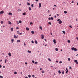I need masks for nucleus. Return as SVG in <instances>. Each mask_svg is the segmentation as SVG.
<instances>
[{
	"mask_svg": "<svg viewBox=\"0 0 78 78\" xmlns=\"http://www.w3.org/2000/svg\"><path fill=\"white\" fill-rule=\"evenodd\" d=\"M11 31H13V28H11Z\"/></svg>",
	"mask_w": 78,
	"mask_h": 78,
	"instance_id": "obj_41",
	"label": "nucleus"
},
{
	"mask_svg": "<svg viewBox=\"0 0 78 78\" xmlns=\"http://www.w3.org/2000/svg\"><path fill=\"white\" fill-rule=\"evenodd\" d=\"M38 62H36L35 63V64H37Z\"/></svg>",
	"mask_w": 78,
	"mask_h": 78,
	"instance_id": "obj_45",
	"label": "nucleus"
},
{
	"mask_svg": "<svg viewBox=\"0 0 78 78\" xmlns=\"http://www.w3.org/2000/svg\"><path fill=\"white\" fill-rule=\"evenodd\" d=\"M41 7V3H40L39 4V8H40Z\"/></svg>",
	"mask_w": 78,
	"mask_h": 78,
	"instance_id": "obj_4",
	"label": "nucleus"
},
{
	"mask_svg": "<svg viewBox=\"0 0 78 78\" xmlns=\"http://www.w3.org/2000/svg\"><path fill=\"white\" fill-rule=\"evenodd\" d=\"M26 30H27V31H29V28L28 27H26Z\"/></svg>",
	"mask_w": 78,
	"mask_h": 78,
	"instance_id": "obj_16",
	"label": "nucleus"
},
{
	"mask_svg": "<svg viewBox=\"0 0 78 78\" xmlns=\"http://www.w3.org/2000/svg\"><path fill=\"white\" fill-rule=\"evenodd\" d=\"M32 62L33 63H34V60H33Z\"/></svg>",
	"mask_w": 78,
	"mask_h": 78,
	"instance_id": "obj_52",
	"label": "nucleus"
},
{
	"mask_svg": "<svg viewBox=\"0 0 78 78\" xmlns=\"http://www.w3.org/2000/svg\"><path fill=\"white\" fill-rule=\"evenodd\" d=\"M11 41L12 42V43H13V42H14V39H12L11 40Z\"/></svg>",
	"mask_w": 78,
	"mask_h": 78,
	"instance_id": "obj_9",
	"label": "nucleus"
},
{
	"mask_svg": "<svg viewBox=\"0 0 78 78\" xmlns=\"http://www.w3.org/2000/svg\"><path fill=\"white\" fill-rule=\"evenodd\" d=\"M30 25H32L33 24V23L32 22H30Z\"/></svg>",
	"mask_w": 78,
	"mask_h": 78,
	"instance_id": "obj_50",
	"label": "nucleus"
},
{
	"mask_svg": "<svg viewBox=\"0 0 78 78\" xmlns=\"http://www.w3.org/2000/svg\"><path fill=\"white\" fill-rule=\"evenodd\" d=\"M23 16H25V15H26V13L25 12H24L23 13Z\"/></svg>",
	"mask_w": 78,
	"mask_h": 78,
	"instance_id": "obj_13",
	"label": "nucleus"
},
{
	"mask_svg": "<svg viewBox=\"0 0 78 78\" xmlns=\"http://www.w3.org/2000/svg\"><path fill=\"white\" fill-rule=\"evenodd\" d=\"M64 13H65V14H67V11H64Z\"/></svg>",
	"mask_w": 78,
	"mask_h": 78,
	"instance_id": "obj_19",
	"label": "nucleus"
},
{
	"mask_svg": "<svg viewBox=\"0 0 78 78\" xmlns=\"http://www.w3.org/2000/svg\"><path fill=\"white\" fill-rule=\"evenodd\" d=\"M71 49L72 50H74V51H77V50H78V49H77L76 48H74V47H73L71 48Z\"/></svg>",
	"mask_w": 78,
	"mask_h": 78,
	"instance_id": "obj_1",
	"label": "nucleus"
},
{
	"mask_svg": "<svg viewBox=\"0 0 78 78\" xmlns=\"http://www.w3.org/2000/svg\"><path fill=\"white\" fill-rule=\"evenodd\" d=\"M14 37L15 39H17V37L16 35H14Z\"/></svg>",
	"mask_w": 78,
	"mask_h": 78,
	"instance_id": "obj_10",
	"label": "nucleus"
},
{
	"mask_svg": "<svg viewBox=\"0 0 78 78\" xmlns=\"http://www.w3.org/2000/svg\"><path fill=\"white\" fill-rule=\"evenodd\" d=\"M62 33H63V34H65V31H62Z\"/></svg>",
	"mask_w": 78,
	"mask_h": 78,
	"instance_id": "obj_29",
	"label": "nucleus"
},
{
	"mask_svg": "<svg viewBox=\"0 0 78 78\" xmlns=\"http://www.w3.org/2000/svg\"><path fill=\"white\" fill-rule=\"evenodd\" d=\"M19 22L20 23H22V21H19Z\"/></svg>",
	"mask_w": 78,
	"mask_h": 78,
	"instance_id": "obj_37",
	"label": "nucleus"
},
{
	"mask_svg": "<svg viewBox=\"0 0 78 78\" xmlns=\"http://www.w3.org/2000/svg\"><path fill=\"white\" fill-rule=\"evenodd\" d=\"M27 52H28V53H31V51L29 50H28Z\"/></svg>",
	"mask_w": 78,
	"mask_h": 78,
	"instance_id": "obj_12",
	"label": "nucleus"
},
{
	"mask_svg": "<svg viewBox=\"0 0 78 78\" xmlns=\"http://www.w3.org/2000/svg\"><path fill=\"white\" fill-rule=\"evenodd\" d=\"M16 29H17V30H19V28L18 27H16Z\"/></svg>",
	"mask_w": 78,
	"mask_h": 78,
	"instance_id": "obj_54",
	"label": "nucleus"
},
{
	"mask_svg": "<svg viewBox=\"0 0 78 78\" xmlns=\"http://www.w3.org/2000/svg\"><path fill=\"white\" fill-rule=\"evenodd\" d=\"M72 3H74V2L73 1H72Z\"/></svg>",
	"mask_w": 78,
	"mask_h": 78,
	"instance_id": "obj_55",
	"label": "nucleus"
},
{
	"mask_svg": "<svg viewBox=\"0 0 78 78\" xmlns=\"http://www.w3.org/2000/svg\"><path fill=\"white\" fill-rule=\"evenodd\" d=\"M7 61V60L6 59H5V63H6V61Z\"/></svg>",
	"mask_w": 78,
	"mask_h": 78,
	"instance_id": "obj_35",
	"label": "nucleus"
},
{
	"mask_svg": "<svg viewBox=\"0 0 78 78\" xmlns=\"http://www.w3.org/2000/svg\"><path fill=\"white\" fill-rule=\"evenodd\" d=\"M48 60H49V61H51V59H50V58H48Z\"/></svg>",
	"mask_w": 78,
	"mask_h": 78,
	"instance_id": "obj_33",
	"label": "nucleus"
},
{
	"mask_svg": "<svg viewBox=\"0 0 78 78\" xmlns=\"http://www.w3.org/2000/svg\"><path fill=\"white\" fill-rule=\"evenodd\" d=\"M8 55L9 56H11V53L10 52H9L8 54Z\"/></svg>",
	"mask_w": 78,
	"mask_h": 78,
	"instance_id": "obj_11",
	"label": "nucleus"
},
{
	"mask_svg": "<svg viewBox=\"0 0 78 78\" xmlns=\"http://www.w3.org/2000/svg\"><path fill=\"white\" fill-rule=\"evenodd\" d=\"M66 73H68V69H67V68H66Z\"/></svg>",
	"mask_w": 78,
	"mask_h": 78,
	"instance_id": "obj_3",
	"label": "nucleus"
},
{
	"mask_svg": "<svg viewBox=\"0 0 78 78\" xmlns=\"http://www.w3.org/2000/svg\"><path fill=\"white\" fill-rule=\"evenodd\" d=\"M68 43H70V41L68 40Z\"/></svg>",
	"mask_w": 78,
	"mask_h": 78,
	"instance_id": "obj_38",
	"label": "nucleus"
},
{
	"mask_svg": "<svg viewBox=\"0 0 78 78\" xmlns=\"http://www.w3.org/2000/svg\"><path fill=\"white\" fill-rule=\"evenodd\" d=\"M32 77H34V75H32Z\"/></svg>",
	"mask_w": 78,
	"mask_h": 78,
	"instance_id": "obj_63",
	"label": "nucleus"
},
{
	"mask_svg": "<svg viewBox=\"0 0 78 78\" xmlns=\"http://www.w3.org/2000/svg\"><path fill=\"white\" fill-rule=\"evenodd\" d=\"M31 42L32 43V44H34V41H32Z\"/></svg>",
	"mask_w": 78,
	"mask_h": 78,
	"instance_id": "obj_46",
	"label": "nucleus"
},
{
	"mask_svg": "<svg viewBox=\"0 0 78 78\" xmlns=\"http://www.w3.org/2000/svg\"><path fill=\"white\" fill-rule=\"evenodd\" d=\"M28 76L29 78H31V75H28Z\"/></svg>",
	"mask_w": 78,
	"mask_h": 78,
	"instance_id": "obj_28",
	"label": "nucleus"
},
{
	"mask_svg": "<svg viewBox=\"0 0 78 78\" xmlns=\"http://www.w3.org/2000/svg\"><path fill=\"white\" fill-rule=\"evenodd\" d=\"M51 20H53V17H51Z\"/></svg>",
	"mask_w": 78,
	"mask_h": 78,
	"instance_id": "obj_40",
	"label": "nucleus"
},
{
	"mask_svg": "<svg viewBox=\"0 0 78 78\" xmlns=\"http://www.w3.org/2000/svg\"><path fill=\"white\" fill-rule=\"evenodd\" d=\"M40 29H41V30H42V27L41 26L40 27Z\"/></svg>",
	"mask_w": 78,
	"mask_h": 78,
	"instance_id": "obj_31",
	"label": "nucleus"
},
{
	"mask_svg": "<svg viewBox=\"0 0 78 78\" xmlns=\"http://www.w3.org/2000/svg\"><path fill=\"white\" fill-rule=\"evenodd\" d=\"M31 6L32 7V8H34V4H32L31 5Z\"/></svg>",
	"mask_w": 78,
	"mask_h": 78,
	"instance_id": "obj_15",
	"label": "nucleus"
},
{
	"mask_svg": "<svg viewBox=\"0 0 78 78\" xmlns=\"http://www.w3.org/2000/svg\"><path fill=\"white\" fill-rule=\"evenodd\" d=\"M59 63H62V61H60L59 62Z\"/></svg>",
	"mask_w": 78,
	"mask_h": 78,
	"instance_id": "obj_57",
	"label": "nucleus"
},
{
	"mask_svg": "<svg viewBox=\"0 0 78 78\" xmlns=\"http://www.w3.org/2000/svg\"><path fill=\"white\" fill-rule=\"evenodd\" d=\"M17 33L18 34H20V33H19V31H17Z\"/></svg>",
	"mask_w": 78,
	"mask_h": 78,
	"instance_id": "obj_25",
	"label": "nucleus"
},
{
	"mask_svg": "<svg viewBox=\"0 0 78 78\" xmlns=\"http://www.w3.org/2000/svg\"><path fill=\"white\" fill-rule=\"evenodd\" d=\"M48 19L49 20H51V18H50V17Z\"/></svg>",
	"mask_w": 78,
	"mask_h": 78,
	"instance_id": "obj_53",
	"label": "nucleus"
},
{
	"mask_svg": "<svg viewBox=\"0 0 78 78\" xmlns=\"http://www.w3.org/2000/svg\"><path fill=\"white\" fill-rule=\"evenodd\" d=\"M22 11V10L20 9H18L17 11Z\"/></svg>",
	"mask_w": 78,
	"mask_h": 78,
	"instance_id": "obj_14",
	"label": "nucleus"
},
{
	"mask_svg": "<svg viewBox=\"0 0 78 78\" xmlns=\"http://www.w3.org/2000/svg\"><path fill=\"white\" fill-rule=\"evenodd\" d=\"M9 15H12V13L11 12H9Z\"/></svg>",
	"mask_w": 78,
	"mask_h": 78,
	"instance_id": "obj_18",
	"label": "nucleus"
},
{
	"mask_svg": "<svg viewBox=\"0 0 78 78\" xmlns=\"http://www.w3.org/2000/svg\"><path fill=\"white\" fill-rule=\"evenodd\" d=\"M53 42L54 44H56V40H55V39L53 40Z\"/></svg>",
	"mask_w": 78,
	"mask_h": 78,
	"instance_id": "obj_8",
	"label": "nucleus"
},
{
	"mask_svg": "<svg viewBox=\"0 0 78 78\" xmlns=\"http://www.w3.org/2000/svg\"><path fill=\"white\" fill-rule=\"evenodd\" d=\"M24 45H25H25H26V44H25V43H24Z\"/></svg>",
	"mask_w": 78,
	"mask_h": 78,
	"instance_id": "obj_56",
	"label": "nucleus"
},
{
	"mask_svg": "<svg viewBox=\"0 0 78 78\" xmlns=\"http://www.w3.org/2000/svg\"><path fill=\"white\" fill-rule=\"evenodd\" d=\"M57 21L58 22H59V21H60V19H58V20H57Z\"/></svg>",
	"mask_w": 78,
	"mask_h": 78,
	"instance_id": "obj_39",
	"label": "nucleus"
},
{
	"mask_svg": "<svg viewBox=\"0 0 78 78\" xmlns=\"http://www.w3.org/2000/svg\"><path fill=\"white\" fill-rule=\"evenodd\" d=\"M3 13H4V12L3 11H1L0 12V14H3Z\"/></svg>",
	"mask_w": 78,
	"mask_h": 78,
	"instance_id": "obj_5",
	"label": "nucleus"
},
{
	"mask_svg": "<svg viewBox=\"0 0 78 78\" xmlns=\"http://www.w3.org/2000/svg\"><path fill=\"white\" fill-rule=\"evenodd\" d=\"M17 42H20V40H18Z\"/></svg>",
	"mask_w": 78,
	"mask_h": 78,
	"instance_id": "obj_21",
	"label": "nucleus"
},
{
	"mask_svg": "<svg viewBox=\"0 0 78 78\" xmlns=\"http://www.w3.org/2000/svg\"><path fill=\"white\" fill-rule=\"evenodd\" d=\"M62 74H64V71H63V72H62Z\"/></svg>",
	"mask_w": 78,
	"mask_h": 78,
	"instance_id": "obj_49",
	"label": "nucleus"
},
{
	"mask_svg": "<svg viewBox=\"0 0 78 78\" xmlns=\"http://www.w3.org/2000/svg\"><path fill=\"white\" fill-rule=\"evenodd\" d=\"M48 23L50 24V25H51V22H48Z\"/></svg>",
	"mask_w": 78,
	"mask_h": 78,
	"instance_id": "obj_36",
	"label": "nucleus"
},
{
	"mask_svg": "<svg viewBox=\"0 0 78 78\" xmlns=\"http://www.w3.org/2000/svg\"><path fill=\"white\" fill-rule=\"evenodd\" d=\"M9 25H11V24H12L11 22H9Z\"/></svg>",
	"mask_w": 78,
	"mask_h": 78,
	"instance_id": "obj_34",
	"label": "nucleus"
},
{
	"mask_svg": "<svg viewBox=\"0 0 78 78\" xmlns=\"http://www.w3.org/2000/svg\"><path fill=\"white\" fill-rule=\"evenodd\" d=\"M69 27L71 28H72V27L70 25L69 26Z\"/></svg>",
	"mask_w": 78,
	"mask_h": 78,
	"instance_id": "obj_47",
	"label": "nucleus"
},
{
	"mask_svg": "<svg viewBox=\"0 0 78 78\" xmlns=\"http://www.w3.org/2000/svg\"><path fill=\"white\" fill-rule=\"evenodd\" d=\"M27 5L28 6H30V4L28 2H27Z\"/></svg>",
	"mask_w": 78,
	"mask_h": 78,
	"instance_id": "obj_23",
	"label": "nucleus"
},
{
	"mask_svg": "<svg viewBox=\"0 0 78 78\" xmlns=\"http://www.w3.org/2000/svg\"><path fill=\"white\" fill-rule=\"evenodd\" d=\"M35 42L36 44H37V41L36 40H35Z\"/></svg>",
	"mask_w": 78,
	"mask_h": 78,
	"instance_id": "obj_20",
	"label": "nucleus"
},
{
	"mask_svg": "<svg viewBox=\"0 0 78 78\" xmlns=\"http://www.w3.org/2000/svg\"><path fill=\"white\" fill-rule=\"evenodd\" d=\"M0 78H3V76H0Z\"/></svg>",
	"mask_w": 78,
	"mask_h": 78,
	"instance_id": "obj_42",
	"label": "nucleus"
},
{
	"mask_svg": "<svg viewBox=\"0 0 78 78\" xmlns=\"http://www.w3.org/2000/svg\"><path fill=\"white\" fill-rule=\"evenodd\" d=\"M20 34V35H22V33H20V34Z\"/></svg>",
	"mask_w": 78,
	"mask_h": 78,
	"instance_id": "obj_51",
	"label": "nucleus"
},
{
	"mask_svg": "<svg viewBox=\"0 0 78 78\" xmlns=\"http://www.w3.org/2000/svg\"><path fill=\"white\" fill-rule=\"evenodd\" d=\"M68 60L69 61H70V58H68Z\"/></svg>",
	"mask_w": 78,
	"mask_h": 78,
	"instance_id": "obj_32",
	"label": "nucleus"
},
{
	"mask_svg": "<svg viewBox=\"0 0 78 78\" xmlns=\"http://www.w3.org/2000/svg\"><path fill=\"white\" fill-rule=\"evenodd\" d=\"M69 69H72V67L69 66Z\"/></svg>",
	"mask_w": 78,
	"mask_h": 78,
	"instance_id": "obj_44",
	"label": "nucleus"
},
{
	"mask_svg": "<svg viewBox=\"0 0 78 78\" xmlns=\"http://www.w3.org/2000/svg\"><path fill=\"white\" fill-rule=\"evenodd\" d=\"M31 32L32 33V34H33L34 33V31H32Z\"/></svg>",
	"mask_w": 78,
	"mask_h": 78,
	"instance_id": "obj_30",
	"label": "nucleus"
},
{
	"mask_svg": "<svg viewBox=\"0 0 78 78\" xmlns=\"http://www.w3.org/2000/svg\"><path fill=\"white\" fill-rule=\"evenodd\" d=\"M25 64H26V65H27V62H25Z\"/></svg>",
	"mask_w": 78,
	"mask_h": 78,
	"instance_id": "obj_61",
	"label": "nucleus"
},
{
	"mask_svg": "<svg viewBox=\"0 0 78 78\" xmlns=\"http://www.w3.org/2000/svg\"><path fill=\"white\" fill-rule=\"evenodd\" d=\"M29 11H31V7H29Z\"/></svg>",
	"mask_w": 78,
	"mask_h": 78,
	"instance_id": "obj_17",
	"label": "nucleus"
},
{
	"mask_svg": "<svg viewBox=\"0 0 78 78\" xmlns=\"http://www.w3.org/2000/svg\"><path fill=\"white\" fill-rule=\"evenodd\" d=\"M3 69H5V66H3Z\"/></svg>",
	"mask_w": 78,
	"mask_h": 78,
	"instance_id": "obj_48",
	"label": "nucleus"
},
{
	"mask_svg": "<svg viewBox=\"0 0 78 78\" xmlns=\"http://www.w3.org/2000/svg\"><path fill=\"white\" fill-rule=\"evenodd\" d=\"M58 23H59V24H61V23H62V21L61 20H60L58 22Z\"/></svg>",
	"mask_w": 78,
	"mask_h": 78,
	"instance_id": "obj_7",
	"label": "nucleus"
},
{
	"mask_svg": "<svg viewBox=\"0 0 78 78\" xmlns=\"http://www.w3.org/2000/svg\"><path fill=\"white\" fill-rule=\"evenodd\" d=\"M2 65H0V68H2Z\"/></svg>",
	"mask_w": 78,
	"mask_h": 78,
	"instance_id": "obj_60",
	"label": "nucleus"
},
{
	"mask_svg": "<svg viewBox=\"0 0 78 78\" xmlns=\"http://www.w3.org/2000/svg\"><path fill=\"white\" fill-rule=\"evenodd\" d=\"M41 72H42V73H45V71H42Z\"/></svg>",
	"mask_w": 78,
	"mask_h": 78,
	"instance_id": "obj_22",
	"label": "nucleus"
},
{
	"mask_svg": "<svg viewBox=\"0 0 78 78\" xmlns=\"http://www.w3.org/2000/svg\"><path fill=\"white\" fill-rule=\"evenodd\" d=\"M74 62H76V64L78 65V61H77V60H74Z\"/></svg>",
	"mask_w": 78,
	"mask_h": 78,
	"instance_id": "obj_2",
	"label": "nucleus"
},
{
	"mask_svg": "<svg viewBox=\"0 0 78 78\" xmlns=\"http://www.w3.org/2000/svg\"><path fill=\"white\" fill-rule=\"evenodd\" d=\"M1 23L2 24H3V21H1Z\"/></svg>",
	"mask_w": 78,
	"mask_h": 78,
	"instance_id": "obj_26",
	"label": "nucleus"
},
{
	"mask_svg": "<svg viewBox=\"0 0 78 78\" xmlns=\"http://www.w3.org/2000/svg\"><path fill=\"white\" fill-rule=\"evenodd\" d=\"M35 1H36V2H38V0H35Z\"/></svg>",
	"mask_w": 78,
	"mask_h": 78,
	"instance_id": "obj_64",
	"label": "nucleus"
},
{
	"mask_svg": "<svg viewBox=\"0 0 78 78\" xmlns=\"http://www.w3.org/2000/svg\"><path fill=\"white\" fill-rule=\"evenodd\" d=\"M76 39H77V41H78V37H76Z\"/></svg>",
	"mask_w": 78,
	"mask_h": 78,
	"instance_id": "obj_58",
	"label": "nucleus"
},
{
	"mask_svg": "<svg viewBox=\"0 0 78 78\" xmlns=\"http://www.w3.org/2000/svg\"><path fill=\"white\" fill-rule=\"evenodd\" d=\"M44 38V37L43 35H41V39H43Z\"/></svg>",
	"mask_w": 78,
	"mask_h": 78,
	"instance_id": "obj_6",
	"label": "nucleus"
},
{
	"mask_svg": "<svg viewBox=\"0 0 78 78\" xmlns=\"http://www.w3.org/2000/svg\"><path fill=\"white\" fill-rule=\"evenodd\" d=\"M48 12H50V10H48Z\"/></svg>",
	"mask_w": 78,
	"mask_h": 78,
	"instance_id": "obj_59",
	"label": "nucleus"
},
{
	"mask_svg": "<svg viewBox=\"0 0 78 78\" xmlns=\"http://www.w3.org/2000/svg\"><path fill=\"white\" fill-rule=\"evenodd\" d=\"M58 72L60 74L61 73V71H60V70H58Z\"/></svg>",
	"mask_w": 78,
	"mask_h": 78,
	"instance_id": "obj_27",
	"label": "nucleus"
},
{
	"mask_svg": "<svg viewBox=\"0 0 78 78\" xmlns=\"http://www.w3.org/2000/svg\"><path fill=\"white\" fill-rule=\"evenodd\" d=\"M55 50L56 51H58V48H56L55 49Z\"/></svg>",
	"mask_w": 78,
	"mask_h": 78,
	"instance_id": "obj_24",
	"label": "nucleus"
},
{
	"mask_svg": "<svg viewBox=\"0 0 78 78\" xmlns=\"http://www.w3.org/2000/svg\"><path fill=\"white\" fill-rule=\"evenodd\" d=\"M57 15L58 16H59V15L58 14H57Z\"/></svg>",
	"mask_w": 78,
	"mask_h": 78,
	"instance_id": "obj_62",
	"label": "nucleus"
},
{
	"mask_svg": "<svg viewBox=\"0 0 78 78\" xmlns=\"http://www.w3.org/2000/svg\"><path fill=\"white\" fill-rule=\"evenodd\" d=\"M17 72H15L14 73V74H17Z\"/></svg>",
	"mask_w": 78,
	"mask_h": 78,
	"instance_id": "obj_43",
	"label": "nucleus"
}]
</instances>
